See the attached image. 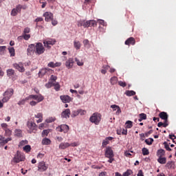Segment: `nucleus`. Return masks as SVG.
<instances>
[{
    "label": "nucleus",
    "mask_w": 176,
    "mask_h": 176,
    "mask_svg": "<svg viewBox=\"0 0 176 176\" xmlns=\"http://www.w3.org/2000/svg\"><path fill=\"white\" fill-rule=\"evenodd\" d=\"M47 67H49L50 68H54V62H50L47 64Z\"/></svg>",
    "instance_id": "63"
},
{
    "label": "nucleus",
    "mask_w": 176,
    "mask_h": 176,
    "mask_svg": "<svg viewBox=\"0 0 176 176\" xmlns=\"http://www.w3.org/2000/svg\"><path fill=\"white\" fill-rule=\"evenodd\" d=\"M25 101H28V100H27V98L19 100L18 102V105H24V104H25Z\"/></svg>",
    "instance_id": "44"
},
{
    "label": "nucleus",
    "mask_w": 176,
    "mask_h": 176,
    "mask_svg": "<svg viewBox=\"0 0 176 176\" xmlns=\"http://www.w3.org/2000/svg\"><path fill=\"white\" fill-rule=\"evenodd\" d=\"M14 75V70L13 69H7V76H13Z\"/></svg>",
    "instance_id": "28"
},
{
    "label": "nucleus",
    "mask_w": 176,
    "mask_h": 176,
    "mask_svg": "<svg viewBox=\"0 0 176 176\" xmlns=\"http://www.w3.org/2000/svg\"><path fill=\"white\" fill-rule=\"evenodd\" d=\"M12 66L14 67V68H15V69H17L19 72H24V71H25V69L24 68V65L21 62L19 63H14Z\"/></svg>",
    "instance_id": "10"
},
{
    "label": "nucleus",
    "mask_w": 176,
    "mask_h": 176,
    "mask_svg": "<svg viewBox=\"0 0 176 176\" xmlns=\"http://www.w3.org/2000/svg\"><path fill=\"white\" fill-rule=\"evenodd\" d=\"M142 155L144 156H146V155H149V150H148V148H143L142 149Z\"/></svg>",
    "instance_id": "36"
},
{
    "label": "nucleus",
    "mask_w": 176,
    "mask_h": 176,
    "mask_svg": "<svg viewBox=\"0 0 176 176\" xmlns=\"http://www.w3.org/2000/svg\"><path fill=\"white\" fill-rule=\"evenodd\" d=\"M53 85H54L53 82H49L45 84V87L47 89H50V87H53Z\"/></svg>",
    "instance_id": "50"
},
{
    "label": "nucleus",
    "mask_w": 176,
    "mask_h": 176,
    "mask_svg": "<svg viewBox=\"0 0 176 176\" xmlns=\"http://www.w3.org/2000/svg\"><path fill=\"white\" fill-rule=\"evenodd\" d=\"M157 162L160 164H166V163L167 162V158L164 157H158Z\"/></svg>",
    "instance_id": "22"
},
{
    "label": "nucleus",
    "mask_w": 176,
    "mask_h": 176,
    "mask_svg": "<svg viewBox=\"0 0 176 176\" xmlns=\"http://www.w3.org/2000/svg\"><path fill=\"white\" fill-rule=\"evenodd\" d=\"M78 115H81V116L83 115H86V111L82 109H78Z\"/></svg>",
    "instance_id": "48"
},
{
    "label": "nucleus",
    "mask_w": 176,
    "mask_h": 176,
    "mask_svg": "<svg viewBox=\"0 0 176 176\" xmlns=\"http://www.w3.org/2000/svg\"><path fill=\"white\" fill-rule=\"evenodd\" d=\"M138 176H144V173L142 172V170H140L138 171Z\"/></svg>",
    "instance_id": "64"
},
{
    "label": "nucleus",
    "mask_w": 176,
    "mask_h": 176,
    "mask_svg": "<svg viewBox=\"0 0 176 176\" xmlns=\"http://www.w3.org/2000/svg\"><path fill=\"white\" fill-rule=\"evenodd\" d=\"M111 85H116L118 83V77L113 76L110 79Z\"/></svg>",
    "instance_id": "29"
},
{
    "label": "nucleus",
    "mask_w": 176,
    "mask_h": 176,
    "mask_svg": "<svg viewBox=\"0 0 176 176\" xmlns=\"http://www.w3.org/2000/svg\"><path fill=\"white\" fill-rule=\"evenodd\" d=\"M23 39H25V41H28V39H30V38H31V35L27 34H23Z\"/></svg>",
    "instance_id": "49"
},
{
    "label": "nucleus",
    "mask_w": 176,
    "mask_h": 176,
    "mask_svg": "<svg viewBox=\"0 0 176 176\" xmlns=\"http://www.w3.org/2000/svg\"><path fill=\"white\" fill-rule=\"evenodd\" d=\"M69 116H71V110L69 109H65L61 113L63 119H69Z\"/></svg>",
    "instance_id": "12"
},
{
    "label": "nucleus",
    "mask_w": 176,
    "mask_h": 176,
    "mask_svg": "<svg viewBox=\"0 0 176 176\" xmlns=\"http://www.w3.org/2000/svg\"><path fill=\"white\" fill-rule=\"evenodd\" d=\"M131 174H133V170H131V169H128L122 174V176H130Z\"/></svg>",
    "instance_id": "33"
},
{
    "label": "nucleus",
    "mask_w": 176,
    "mask_h": 176,
    "mask_svg": "<svg viewBox=\"0 0 176 176\" xmlns=\"http://www.w3.org/2000/svg\"><path fill=\"white\" fill-rule=\"evenodd\" d=\"M23 151L26 152V153H28V152H31V146L30 144H28L23 147Z\"/></svg>",
    "instance_id": "32"
},
{
    "label": "nucleus",
    "mask_w": 176,
    "mask_h": 176,
    "mask_svg": "<svg viewBox=\"0 0 176 176\" xmlns=\"http://www.w3.org/2000/svg\"><path fill=\"white\" fill-rule=\"evenodd\" d=\"M52 143V141L49 138H43L42 140V144L43 145H50Z\"/></svg>",
    "instance_id": "25"
},
{
    "label": "nucleus",
    "mask_w": 176,
    "mask_h": 176,
    "mask_svg": "<svg viewBox=\"0 0 176 176\" xmlns=\"http://www.w3.org/2000/svg\"><path fill=\"white\" fill-rule=\"evenodd\" d=\"M1 127H2V129H3V130L5 131V130H6V129H8V124H6V123H2L1 124Z\"/></svg>",
    "instance_id": "56"
},
{
    "label": "nucleus",
    "mask_w": 176,
    "mask_h": 176,
    "mask_svg": "<svg viewBox=\"0 0 176 176\" xmlns=\"http://www.w3.org/2000/svg\"><path fill=\"white\" fill-rule=\"evenodd\" d=\"M34 117L36 118V119H41L43 118V114H42V113H38L35 115Z\"/></svg>",
    "instance_id": "53"
},
{
    "label": "nucleus",
    "mask_w": 176,
    "mask_h": 176,
    "mask_svg": "<svg viewBox=\"0 0 176 176\" xmlns=\"http://www.w3.org/2000/svg\"><path fill=\"white\" fill-rule=\"evenodd\" d=\"M89 121L91 123H94V124L98 125L100 124V122H101V114L98 113H94L89 118Z\"/></svg>",
    "instance_id": "2"
},
{
    "label": "nucleus",
    "mask_w": 176,
    "mask_h": 176,
    "mask_svg": "<svg viewBox=\"0 0 176 176\" xmlns=\"http://www.w3.org/2000/svg\"><path fill=\"white\" fill-rule=\"evenodd\" d=\"M78 115H79V110H74L72 111V118H76Z\"/></svg>",
    "instance_id": "42"
},
{
    "label": "nucleus",
    "mask_w": 176,
    "mask_h": 176,
    "mask_svg": "<svg viewBox=\"0 0 176 176\" xmlns=\"http://www.w3.org/2000/svg\"><path fill=\"white\" fill-rule=\"evenodd\" d=\"M13 93H14L13 89L10 88L7 89L3 94L4 97L2 99L3 102H8V100H10V98L13 96Z\"/></svg>",
    "instance_id": "3"
},
{
    "label": "nucleus",
    "mask_w": 176,
    "mask_h": 176,
    "mask_svg": "<svg viewBox=\"0 0 176 176\" xmlns=\"http://www.w3.org/2000/svg\"><path fill=\"white\" fill-rule=\"evenodd\" d=\"M75 61H76L77 65H78V67H82V65L84 64L83 61L78 59V58H75Z\"/></svg>",
    "instance_id": "37"
},
{
    "label": "nucleus",
    "mask_w": 176,
    "mask_h": 176,
    "mask_svg": "<svg viewBox=\"0 0 176 176\" xmlns=\"http://www.w3.org/2000/svg\"><path fill=\"white\" fill-rule=\"evenodd\" d=\"M44 47H47V49H51L52 46L56 43V39L54 38H46L43 41ZM50 45L52 46H50Z\"/></svg>",
    "instance_id": "5"
},
{
    "label": "nucleus",
    "mask_w": 176,
    "mask_h": 176,
    "mask_svg": "<svg viewBox=\"0 0 176 176\" xmlns=\"http://www.w3.org/2000/svg\"><path fill=\"white\" fill-rule=\"evenodd\" d=\"M71 146V144L68 142H61L59 144V149H67V148H69Z\"/></svg>",
    "instance_id": "19"
},
{
    "label": "nucleus",
    "mask_w": 176,
    "mask_h": 176,
    "mask_svg": "<svg viewBox=\"0 0 176 176\" xmlns=\"http://www.w3.org/2000/svg\"><path fill=\"white\" fill-rule=\"evenodd\" d=\"M27 126L29 129L28 132L30 133V134H31L32 133V131H34L36 130V129H38V126L36 125V124H35L34 122H28Z\"/></svg>",
    "instance_id": "9"
},
{
    "label": "nucleus",
    "mask_w": 176,
    "mask_h": 176,
    "mask_svg": "<svg viewBox=\"0 0 176 176\" xmlns=\"http://www.w3.org/2000/svg\"><path fill=\"white\" fill-rule=\"evenodd\" d=\"M34 53L36 54V45L35 44H30L27 49V54L28 56H34Z\"/></svg>",
    "instance_id": "8"
},
{
    "label": "nucleus",
    "mask_w": 176,
    "mask_h": 176,
    "mask_svg": "<svg viewBox=\"0 0 176 176\" xmlns=\"http://www.w3.org/2000/svg\"><path fill=\"white\" fill-rule=\"evenodd\" d=\"M139 118H140L142 120H146V114L142 113L139 115Z\"/></svg>",
    "instance_id": "45"
},
{
    "label": "nucleus",
    "mask_w": 176,
    "mask_h": 176,
    "mask_svg": "<svg viewBox=\"0 0 176 176\" xmlns=\"http://www.w3.org/2000/svg\"><path fill=\"white\" fill-rule=\"evenodd\" d=\"M145 142L147 145H152L153 143V138H149L148 139H146Z\"/></svg>",
    "instance_id": "34"
},
{
    "label": "nucleus",
    "mask_w": 176,
    "mask_h": 176,
    "mask_svg": "<svg viewBox=\"0 0 176 176\" xmlns=\"http://www.w3.org/2000/svg\"><path fill=\"white\" fill-rule=\"evenodd\" d=\"M5 135L6 137H10L12 135V130L10 129H5Z\"/></svg>",
    "instance_id": "39"
},
{
    "label": "nucleus",
    "mask_w": 176,
    "mask_h": 176,
    "mask_svg": "<svg viewBox=\"0 0 176 176\" xmlns=\"http://www.w3.org/2000/svg\"><path fill=\"white\" fill-rule=\"evenodd\" d=\"M51 21H52V25H54V26L57 25V24H58V21H57V20H56V19H52V20H51Z\"/></svg>",
    "instance_id": "59"
},
{
    "label": "nucleus",
    "mask_w": 176,
    "mask_h": 176,
    "mask_svg": "<svg viewBox=\"0 0 176 176\" xmlns=\"http://www.w3.org/2000/svg\"><path fill=\"white\" fill-rule=\"evenodd\" d=\"M98 21L100 25H103L104 27L107 26V23L104 20L102 19H98Z\"/></svg>",
    "instance_id": "47"
},
{
    "label": "nucleus",
    "mask_w": 176,
    "mask_h": 176,
    "mask_svg": "<svg viewBox=\"0 0 176 176\" xmlns=\"http://www.w3.org/2000/svg\"><path fill=\"white\" fill-rule=\"evenodd\" d=\"M25 160V155L19 151H16V153L14 155L11 163H20V162H24Z\"/></svg>",
    "instance_id": "1"
},
{
    "label": "nucleus",
    "mask_w": 176,
    "mask_h": 176,
    "mask_svg": "<svg viewBox=\"0 0 176 176\" xmlns=\"http://www.w3.org/2000/svg\"><path fill=\"white\" fill-rule=\"evenodd\" d=\"M15 137H21V129H15Z\"/></svg>",
    "instance_id": "38"
},
{
    "label": "nucleus",
    "mask_w": 176,
    "mask_h": 176,
    "mask_svg": "<svg viewBox=\"0 0 176 176\" xmlns=\"http://www.w3.org/2000/svg\"><path fill=\"white\" fill-rule=\"evenodd\" d=\"M105 157H113V150H112V147L107 146L104 153Z\"/></svg>",
    "instance_id": "11"
},
{
    "label": "nucleus",
    "mask_w": 176,
    "mask_h": 176,
    "mask_svg": "<svg viewBox=\"0 0 176 176\" xmlns=\"http://www.w3.org/2000/svg\"><path fill=\"white\" fill-rule=\"evenodd\" d=\"M22 8L23 6H21V5H19L16 8L12 9L11 11V16H17V13H19V12H21Z\"/></svg>",
    "instance_id": "18"
},
{
    "label": "nucleus",
    "mask_w": 176,
    "mask_h": 176,
    "mask_svg": "<svg viewBox=\"0 0 176 176\" xmlns=\"http://www.w3.org/2000/svg\"><path fill=\"white\" fill-rule=\"evenodd\" d=\"M84 23H85V21H83V20L78 21V23H77L78 27L83 26Z\"/></svg>",
    "instance_id": "57"
},
{
    "label": "nucleus",
    "mask_w": 176,
    "mask_h": 176,
    "mask_svg": "<svg viewBox=\"0 0 176 176\" xmlns=\"http://www.w3.org/2000/svg\"><path fill=\"white\" fill-rule=\"evenodd\" d=\"M30 31L31 30L30 29V28H25L23 30V34H30Z\"/></svg>",
    "instance_id": "58"
},
{
    "label": "nucleus",
    "mask_w": 176,
    "mask_h": 176,
    "mask_svg": "<svg viewBox=\"0 0 176 176\" xmlns=\"http://www.w3.org/2000/svg\"><path fill=\"white\" fill-rule=\"evenodd\" d=\"M118 85L121 86V87H126V86H127V84L123 81H119Z\"/></svg>",
    "instance_id": "55"
},
{
    "label": "nucleus",
    "mask_w": 176,
    "mask_h": 176,
    "mask_svg": "<svg viewBox=\"0 0 176 176\" xmlns=\"http://www.w3.org/2000/svg\"><path fill=\"white\" fill-rule=\"evenodd\" d=\"M9 53L10 54L11 57H14L15 52H14V47H10L8 48Z\"/></svg>",
    "instance_id": "30"
},
{
    "label": "nucleus",
    "mask_w": 176,
    "mask_h": 176,
    "mask_svg": "<svg viewBox=\"0 0 176 176\" xmlns=\"http://www.w3.org/2000/svg\"><path fill=\"white\" fill-rule=\"evenodd\" d=\"M9 141H12V138H8L6 139H3V142H4V144H8V142Z\"/></svg>",
    "instance_id": "61"
},
{
    "label": "nucleus",
    "mask_w": 176,
    "mask_h": 176,
    "mask_svg": "<svg viewBox=\"0 0 176 176\" xmlns=\"http://www.w3.org/2000/svg\"><path fill=\"white\" fill-rule=\"evenodd\" d=\"M53 86H54L56 91H60V89L61 87L60 86V84L58 82L54 83Z\"/></svg>",
    "instance_id": "35"
},
{
    "label": "nucleus",
    "mask_w": 176,
    "mask_h": 176,
    "mask_svg": "<svg viewBox=\"0 0 176 176\" xmlns=\"http://www.w3.org/2000/svg\"><path fill=\"white\" fill-rule=\"evenodd\" d=\"M51 71H52V69H49V68L41 69L38 74V78H43V76H45V75H46L47 72H50Z\"/></svg>",
    "instance_id": "14"
},
{
    "label": "nucleus",
    "mask_w": 176,
    "mask_h": 176,
    "mask_svg": "<svg viewBox=\"0 0 176 176\" xmlns=\"http://www.w3.org/2000/svg\"><path fill=\"white\" fill-rule=\"evenodd\" d=\"M26 100H37V102H42L43 100H45V97L42 96V94L38 95H30L28 97H26Z\"/></svg>",
    "instance_id": "6"
},
{
    "label": "nucleus",
    "mask_w": 176,
    "mask_h": 176,
    "mask_svg": "<svg viewBox=\"0 0 176 176\" xmlns=\"http://www.w3.org/2000/svg\"><path fill=\"white\" fill-rule=\"evenodd\" d=\"M34 21H35L36 23H39V22H41V21H43V18H42V17H38V18H36V19L34 20Z\"/></svg>",
    "instance_id": "62"
},
{
    "label": "nucleus",
    "mask_w": 176,
    "mask_h": 176,
    "mask_svg": "<svg viewBox=\"0 0 176 176\" xmlns=\"http://www.w3.org/2000/svg\"><path fill=\"white\" fill-rule=\"evenodd\" d=\"M43 17H45V21H52V20H53V13L50 12H45L43 14Z\"/></svg>",
    "instance_id": "17"
},
{
    "label": "nucleus",
    "mask_w": 176,
    "mask_h": 176,
    "mask_svg": "<svg viewBox=\"0 0 176 176\" xmlns=\"http://www.w3.org/2000/svg\"><path fill=\"white\" fill-rule=\"evenodd\" d=\"M108 144H109V141L107 139L102 141V146L105 147Z\"/></svg>",
    "instance_id": "51"
},
{
    "label": "nucleus",
    "mask_w": 176,
    "mask_h": 176,
    "mask_svg": "<svg viewBox=\"0 0 176 176\" xmlns=\"http://www.w3.org/2000/svg\"><path fill=\"white\" fill-rule=\"evenodd\" d=\"M49 133H50V131L47 130V129H45V130H43L42 133H41V135L42 137H47V135H49Z\"/></svg>",
    "instance_id": "40"
},
{
    "label": "nucleus",
    "mask_w": 176,
    "mask_h": 176,
    "mask_svg": "<svg viewBox=\"0 0 176 176\" xmlns=\"http://www.w3.org/2000/svg\"><path fill=\"white\" fill-rule=\"evenodd\" d=\"M164 148L166 149V151H168L169 152L171 151V148H170V146L168 145V143L167 142H164Z\"/></svg>",
    "instance_id": "43"
},
{
    "label": "nucleus",
    "mask_w": 176,
    "mask_h": 176,
    "mask_svg": "<svg viewBox=\"0 0 176 176\" xmlns=\"http://www.w3.org/2000/svg\"><path fill=\"white\" fill-rule=\"evenodd\" d=\"M74 46L75 49H76V50H79V49H80V47L82 46V44H80V41H74Z\"/></svg>",
    "instance_id": "24"
},
{
    "label": "nucleus",
    "mask_w": 176,
    "mask_h": 176,
    "mask_svg": "<svg viewBox=\"0 0 176 176\" xmlns=\"http://www.w3.org/2000/svg\"><path fill=\"white\" fill-rule=\"evenodd\" d=\"M126 129H131L133 127V122L130 120H128L125 123Z\"/></svg>",
    "instance_id": "31"
},
{
    "label": "nucleus",
    "mask_w": 176,
    "mask_h": 176,
    "mask_svg": "<svg viewBox=\"0 0 176 176\" xmlns=\"http://www.w3.org/2000/svg\"><path fill=\"white\" fill-rule=\"evenodd\" d=\"M47 168L48 166L45 162H41L38 163V171H46V170H47Z\"/></svg>",
    "instance_id": "15"
},
{
    "label": "nucleus",
    "mask_w": 176,
    "mask_h": 176,
    "mask_svg": "<svg viewBox=\"0 0 176 176\" xmlns=\"http://www.w3.org/2000/svg\"><path fill=\"white\" fill-rule=\"evenodd\" d=\"M84 28H88V27H90V23L89 21H87L86 22L84 21L83 23Z\"/></svg>",
    "instance_id": "52"
},
{
    "label": "nucleus",
    "mask_w": 176,
    "mask_h": 176,
    "mask_svg": "<svg viewBox=\"0 0 176 176\" xmlns=\"http://www.w3.org/2000/svg\"><path fill=\"white\" fill-rule=\"evenodd\" d=\"M54 120H56V119L53 118H50L48 119L45 120V122L47 123H53V122H54Z\"/></svg>",
    "instance_id": "54"
},
{
    "label": "nucleus",
    "mask_w": 176,
    "mask_h": 176,
    "mask_svg": "<svg viewBox=\"0 0 176 176\" xmlns=\"http://www.w3.org/2000/svg\"><path fill=\"white\" fill-rule=\"evenodd\" d=\"M159 116L162 120H164V127H167L168 126V114L162 111L159 114Z\"/></svg>",
    "instance_id": "7"
},
{
    "label": "nucleus",
    "mask_w": 176,
    "mask_h": 176,
    "mask_svg": "<svg viewBox=\"0 0 176 176\" xmlns=\"http://www.w3.org/2000/svg\"><path fill=\"white\" fill-rule=\"evenodd\" d=\"M36 54L37 56H41V54H43L45 53V47L42 43H36Z\"/></svg>",
    "instance_id": "4"
},
{
    "label": "nucleus",
    "mask_w": 176,
    "mask_h": 176,
    "mask_svg": "<svg viewBox=\"0 0 176 176\" xmlns=\"http://www.w3.org/2000/svg\"><path fill=\"white\" fill-rule=\"evenodd\" d=\"M82 43L85 47H87V49H90V46H91L90 42L87 39L83 40Z\"/></svg>",
    "instance_id": "27"
},
{
    "label": "nucleus",
    "mask_w": 176,
    "mask_h": 176,
    "mask_svg": "<svg viewBox=\"0 0 176 176\" xmlns=\"http://www.w3.org/2000/svg\"><path fill=\"white\" fill-rule=\"evenodd\" d=\"M61 128L60 130H62V131L63 133H68L69 130V126L67 124H62L60 125Z\"/></svg>",
    "instance_id": "23"
},
{
    "label": "nucleus",
    "mask_w": 176,
    "mask_h": 176,
    "mask_svg": "<svg viewBox=\"0 0 176 176\" xmlns=\"http://www.w3.org/2000/svg\"><path fill=\"white\" fill-rule=\"evenodd\" d=\"M119 106L116 104H112L110 106V108L113 109V111H116Z\"/></svg>",
    "instance_id": "60"
},
{
    "label": "nucleus",
    "mask_w": 176,
    "mask_h": 176,
    "mask_svg": "<svg viewBox=\"0 0 176 176\" xmlns=\"http://www.w3.org/2000/svg\"><path fill=\"white\" fill-rule=\"evenodd\" d=\"M60 98L64 104H67L72 101V98L68 95H62L60 96Z\"/></svg>",
    "instance_id": "13"
},
{
    "label": "nucleus",
    "mask_w": 176,
    "mask_h": 176,
    "mask_svg": "<svg viewBox=\"0 0 176 176\" xmlns=\"http://www.w3.org/2000/svg\"><path fill=\"white\" fill-rule=\"evenodd\" d=\"M89 21V27H96V25H97V21L94 20H91Z\"/></svg>",
    "instance_id": "41"
},
{
    "label": "nucleus",
    "mask_w": 176,
    "mask_h": 176,
    "mask_svg": "<svg viewBox=\"0 0 176 176\" xmlns=\"http://www.w3.org/2000/svg\"><path fill=\"white\" fill-rule=\"evenodd\" d=\"M125 94L127 97H131L132 96H135V91L133 90H127L125 91Z\"/></svg>",
    "instance_id": "26"
},
{
    "label": "nucleus",
    "mask_w": 176,
    "mask_h": 176,
    "mask_svg": "<svg viewBox=\"0 0 176 176\" xmlns=\"http://www.w3.org/2000/svg\"><path fill=\"white\" fill-rule=\"evenodd\" d=\"M125 45H135V40L134 38L130 37L125 41Z\"/></svg>",
    "instance_id": "20"
},
{
    "label": "nucleus",
    "mask_w": 176,
    "mask_h": 176,
    "mask_svg": "<svg viewBox=\"0 0 176 176\" xmlns=\"http://www.w3.org/2000/svg\"><path fill=\"white\" fill-rule=\"evenodd\" d=\"M164 155H166V151L164 149H159L157 151V156L158 157H163V156H164Z\"/></svg>",
    "instance_id": "21"
},
{
    "label": "nucleus",
    "mask_w": 176,
    "mask_h": 176,
    "mask_svg": "<svg viewBox=\"0 0 176 176\" xmlns=\"http://www.w3.org/2000/svg\"><path fill=\"white\" fill-rule=\"evenodd\" d=\"M28 144V140H22L19 142V146H24V145H27Z\"/></svg>",
    "instance_id": "46"
},
{
    "label": "nucleus",
    "mask_w": 176,
    "mask_h": 176,
    "mask_svg": "<svg viewBox=\"0 0 176 176\" xmlns=\"http://www.w3.org/2000/svg\"><path fill=\"white\" fill-rule=\"evenodd\" d=\"M75 61L74 60L73 58H69L68 60H66L65 62V67L67 68V69H71L74 67Z\"/></svg>",
    "instance_id": "16"
}]
</instances>
